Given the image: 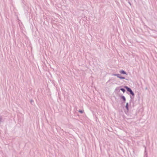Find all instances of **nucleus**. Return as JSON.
Here are the masks:
<instances>
[{
    "label": "nucleus",
    "mask_w": 157,
    "mask_h": 157,
    "mask_svg": "<svg viewBox=\"0 0 157 157\" xmlns=\"http://www.w3.org/2000/svg\"><path fill=\"white\" fill-rule=\"evenodd\" d=\"M124 88L126 89L127 91L130 93V94L131 95H130L131 100L133 101L135 95L134 92L130 88L127 86H124Z\"/></svg>",
    "instance_id": "1"
},
{
    "label": "nucleus",
    "mask_w": 157,
    "mask_h": 157,
    "mask_svg": "<svg viewBox=\"0 0 157 157\" xmlns=\"http://www.w3.org/2000/svg\"><path fill=\"white\" fill-rule=\"evenodd\" d=\"M113 75L114 76H117L118 78H120L121 79H125V78L124 77L121 76L119 74H113Z\"/></svg>",
    "instance_id": "2"
},
{
    "label": "nucleus",
    "mask_w": 157,
    "mask_h": 157,
    "mask_svg": "<svg viewBox=\"0 0 157 157\" xmlns=\"http://www.w3.org/2000/svg\"><path fill=\"white\" fill-rule=\"evenodd\" d=\"M146 147H145L144 155V157H147V153L146 150Z\"/></svg>",
    "instance_id": "3"
},
{
    "label": "nucleus",
    "mask_w": 157,
    "mask_h": 157,
    "mask_svg": "<svg viewBox=\"0 0 157 157\" xmlns=\"http://www.w3.org/2000/svg\"><path fill=\"white\" fill-rule=\"evenodd\" d=\"M120 72L121 74L127 75V74L126 73V72L123 70H121V71H120Z\"/></svg>",
    "instance_id": "4"
},
{
    "label": "nucleus",
    "mask_w": 157,
    "mask_h": 157,
    "mask_svg": "<svg viewBox=\"0 0 157 157\" xmlns=\"http://www.w3.org/2000/svg\"><path fill=\"white\" fill-rule=\"evenodd\" d=\"M121 98L122 99L124 102H125L126 101V98L123 95L121 96Z\"/></svg>",
    "instance_id": "5"
},
{
    "label": "nucleus",
    "mask_w": 157,
    "mask_h": 157,
    "mask_svg": "<svg viewBox=\"0 0 157 157\" xmlns=\"http://www.w3.org/2000/svg\"><path fill=\"white\" fill-rule=\"evenodd\" d=\"M125 108L127 110V111H128V103H127L126 104V105L125 106Z\"/></svg>",
    "instance_id": "6"
},
{
    "label": "nucleus",
    "mask_w": 157,
    "mask_h": 157,
    "mask_svg": "<svg viewBox=\"0 0 157 157\" xmlns=\"http://www.w3.org/2000/svg\"><path fill=\"white\" fill-rule=\"evenodd\" d=\"M120 90H121L123 93H124L125 91V90L124 88H121L120 89Z\"/></svg>",
    "instance_id": "7"
},
{
    "label": "nucleus",
    "mask_w": 157,
    "mask_h": 157,
    "mask_svg": "<svg viewBox=\"0 0 157 157\" xmlns=\"http://www.w3.org/2000/svg\"><path fill=\"white\" fill-rule=\"evenodd\" d=\"M78 112L81 113H83L84 111L83 110H80L78 111Z\"/></svg>",
    "instance_id": "8"
},
{
    "label": "nucleus",
    "mask_w": 157,
    "mask_h": 157,
    "mask_svg": "<svg viewBox=\"0 0 157 157\" xmlns=\"http://www.w3.org/2000/svg\"><path fill=\"white\" fill-rule=\"evenodd\" d=\"M2 117L0 116V122L1 123L2 121Z\"/></svg>",
    "instance_id": "9"
},
{
    "label": "nucleus",
    "mask_w": 157,
    "mask_h": 157,
    "mask_svg": "<svg viewBox=\"0 0 157 157\" xmlns=\"http://www.w3.org/2000/svg\"><path fill=\"white\" fill-rule=\"evenodd\" d=\"M30 102L31 103H32V102H33V100H30Z\"/></svg>",
    "instance_id": "10"
},
{
    "label": "nucleus",
    "mask_w": 157,
    "mask_h": 157,
    "mask_svg": "<svg viewBox=\"0 0 157 157\" xmlns=\"http://www.w3.org/2000/svg\"><path fill=\"white\" fill-rule=\"evenodd\" d=\"M129 3L130 4V5H131V4L130 2H129Z\"/></svg>",
    "instance_id": "11"
}]
</instances>
